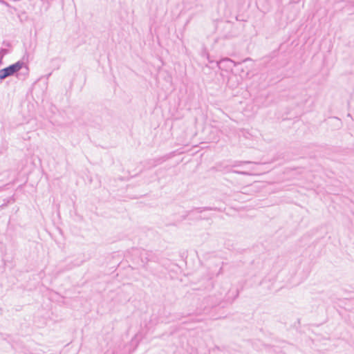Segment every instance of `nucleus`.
Instances as JSON below:
<instances>
[{
  "mask_svg": "<svg viewBox=\"0 0 354 354\" xmlns=\"http://www.w3.org/2000/svg\"><path fill=\"white\" fill-rule=\"evenodd\" d=\"M23 65L24 63L22 62H17L8 67L0 70V79L3 80L8 76L12 75L19 71L23 67Z\"/></svg>",
  "mask_w": 354,
  "mask_h": 354,
  "instance_id": "f257e3e1",
  "label": "nucleus"
},
{
  "mask_svg": "<svg viewBox=\"0 0 354 354\" xmlns=\"http://www.w3.org/2000/svg\"><path fill=\"white\" fill-rule=\"evenodd\" d=\"M217 65L219 68L227 71L232 68V66L234 65V63L229 58H224L219 62H217Z\"/></svg>",
  "mask_w": 354,
  "mask_h": 354,
  "instance_id": "f03ea898",
  "label": "nucleus"
}]
</instances>
